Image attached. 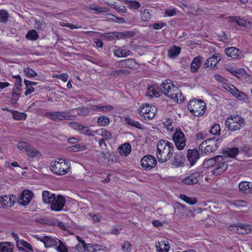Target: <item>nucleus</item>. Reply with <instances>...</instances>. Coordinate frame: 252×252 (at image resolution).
<instances>
[{"label": "nucleus", "mask_w": 252, "mask_h": 252, "mask_svg": "<svg viewBox=\"0 0 252 252\" xmlns=\"http://www.w3.org/2000/svg\"><path fill=\"white\" fill-rule=\"evenodd\" d=\"M174 152L173 144L167 140H162L157 145V158L159 162H164L168 160Z\"/></svg>", "instance_id": "nucleus-1"}, {"label": "nucleus", "mask_w": 252, "mask_h": 252, "mask_svg": "<svg viewBox=\"0 0 252 252\" xmlns=\"http://www.w3.org/2000/svg\"><path fill=\"white\" fill-rule=\"evenodd\" d=\"M225 124L229 130L234 131L243 127L246 125V121L241 116L236 115L227 118Z\"/></svg>", "instance_id": "nucleus-2"}, {"label": "nucleus", "mask_w": 252, "mask_h": 252, "mask_svg": "<svg viewBox=\"0 0 252 252\" xmlns=\"http://www.w3.org/2000/svg\"><path fill=\"white\" fill-rule=\"evenodd\" d=\"M188 108L194 116L199 117L204 114L206 106L203 100L196 99L190 101L188 103Z\"/></svg>", "instance_id": "nucleus-3"}, {"label": "nucleus", "mask_w": 252, "mask_h": 252, "mask_svg": "<svg viewBox=\"0 0 252 252\" xmlns=\"http://www.w3.org/2000/svg\"><path fill=\"white\" fill-rule=\"evenodd\" d=\"M68 162L60 158L58 161L52 162L51 164V170L54 174L59 175H65L68 171L69 164Z\"/></svg>", "instance_id": "nucleus-4"}, {"label": "nucleus", "mask_w": 252, "mask_h": 252, "mask_svg": "<svg viewBox=\"0 0 252 252\" xmlns=\"http://www.w3.org/2000/svg\"><path fill=\"white\" fill-rule=\"evenodd\" d=\"M157 113V108L154 105H142L139 108V113L145 120L153 119Z\"/></svg>", "instance_id": "nucleus-5"}, {"label": "nucleus", "mask_w": 252, "mask_h": 252, "mask_svg": "<svg viewBox=\"0 0 252 252\" xmlns=\"http://www.w3.org/2000/svg\"><path fill=\"white\" fill-rule=\"evenodd\" d=\"M172 139L178 150H182L186 145L187 139L184 133L180 129H176L172 134Z\"/></svg>", "instance_id": "nucleus-6"}, {"label": "nucleus", "mask_w": 252, "mask_h": 252, "mask_svg": "<svg viewBox=\"0 0 252 252\" xmlns=\"http://www.w3.org/2000/svg\"><path fill=\"white\" fill-rule=\"evenodd\" d=\"M134 35V32L130 31L124 32H110L104 34V37L108 41H112L117 39H124L125 37H131Z\"/></svg>", "instance_id": "nucleus-7"}, {"label": "nucleus", "mask_w": 252, "mask_h": 252, "mask_svg": "<svg viewBox=\"0 0 252 252\" xmlns=\"http://www.w3.org/2000/svg\"><path fill=\"white\" fill-rule=\"evenodd\" d=\"M230 230L241 234H247L252 232V227L245 223H238L229 226Z\"/></svg>", "instance_id": "nucleus-8"}, {"label": "nucleus", "mask_w": 252, "mask_h": 252, "mask_svg": "<svg viewBox=\"0 0 252 252\" xmlns=\"http://www.w3.org/2000/svg\"><path fill=\"white\" fill-rule=\"evenodd\" d=\"M34 237L37 240L43 242L45 247L50 248L51 247L57 246L58 244L59 240L56 238H53L48 236H39L38 235H35Z\"/></svg>", "instance_id": "nucleus-9"}, {"label": "nucleus", "mask_w": 252, "mask_h": 252, "mask_svg": "<svg viewBox=\"0 0 252 252\" xmlns=\"http://www.w3.org/2000/svg\"><path fill=\"white\" fill-rule=\"evenodd\" d=\"M142 167L147 170H151L157 163L156 158L151 155H146L141 160Z\"/></svg>", "instance_id": "nucleus-10"}, {"label": "nucleus", "mask_w": 252, "mask_h": 252, "mask_svg": "<svg viewBox=\"0 0 252 252\" xmlns=\"http://www.w3.org/2000/svg\"><path fill=\"white\" fill-rule=\"evenodd\" d=\"M66 200L65 198L62 195H58L55 197V200L52 203L50 206L51 210L53 211L60 212L63 210L65 206Z\"/></svg>", "instance_id": "nucleus-11"}, {"label": "nucleus", "mask_w": 252, "mask_h": 252, "mask_svg": "<svg viewBox=\"0 0 252 252\" xmlns=\"http://www.w3.org/2000/svg\"><path fill=\"white\" fill-rule=\"evenodd\" d=\"M186 157L183 152L175 153L173 158L171 160V164L176 168L182 167L185 166Z\"/></svg>", "instance_id": "nucleus-12"}, {"label": "nucleus", "mask_w": 252, "mask_h": 252, "mask_svg": "<svg viewBox=\"0 0 252 252\" xmlns=\"http://www.w3.org/2000/svg\"><path fill=\"white\" fill-rule=\"evenodd\" d=\"M223 159L221 161L217 162L215 165L216 168L212 171L213 174L215 176H218L222 174L227 168V157L222 156Z\"/></svg>", "instance_id": "nucleus-13"}, {"label": "nucleus", "mask_w": 252, "mask_h": 252, "mask_svg": "<svg viewBox=\"0 0 252 252\" xmlns=\"http://www.w3.org/2000/svg\"><path fill=\"white\" fill-rule=\"evenodd\" d=\"M45 116L54 121L70 119V116L66 112H47L45 113Z\"/></svg>", "instance_id": "nucleus-14"}, {"label": "nucleus", "mask_w": 252, "mask_h": 252, "mask_svg": "<svg viewBox=\"0 0 252 252\" xmlns=\"http://www.w3.org/2000/svg\"><path fill=\"white\" fill-rule=\"evenodd\" d=\"M187 157L190 164L192 166L200 158L198 150L196 149H189L187 151Z\"/></svg>", "instance_id": "nucleus-15"}, {"label": "nucleus", "mask_w": 252, "mask_h": 252, "mask_svg": "<svg viewBox=\"0 0 252 252\" xmlns=\"http://www.w3.org/2000/svg\"><path fill=\"white\" fill-rule=\"evenodd\" d=\"M33 193L28 189H25L23 191L21 197L19 200V203L23 206L28 204L33 197Z\"/></svg>", "instance_id": "nucleus-16"}, {"label": "nucleus", "mask_w": 252, "mask_h": 252, "mask_svg": "<svg viewBox=\"0 0 252 252\" xmlns=\"http://www.w3.org/2000/svg\"><path fill=\"white\" fill-rule=\"evenodd\" d=\"M201 174L199 172H195L184 178L182 181L188 185H193L198 183Z\"/></svg>", "instance_id": "nucleus-17"}, {"label": "nucleus", "mask_w": 252, "mask_h": 252, "mask_svg": "<svg viewBox=\"0 0 252 252\" xmlns=\"http://www.w3.org/2000/svg\"><path fill=\"white\" fill-rule=\"evenodd\" d=\"M226 55L233 59L238 60L243 56V53L234 47L227 48L225 49Z\"/></svg>", "instance_id": "nucleus-18"}, {"label": "nucleus", "mask_w": 252, "mask_h": 252, "mask_svg": "<svg viewBox=\"0 0 252 252\" xmlns=\"http://www.w3.org/2000/svg\"><path fill=\"white\" fill-rule=\"evenodd\" d=\"M165 95L177 103L182 102L181 93L176 86H173L172 90L169 92L167 91Z\"/></svg>", "instance_id": "nucleus-19"}, {"label": "nucleus", "mask_w": 252, "mask_h": 252, "mask_svg": "<svg viewBox=\"0 0 252 252\" xmlns=\"http://www.w3.org/2000/svg\"><path fill=\"white\" fill-rule=\"evenodd\" d=\"M11 196L13 197L12 195H2L0 196V208H5L7 207H12L14 205L15 201L14 200L12 201Z\"/></svg>", "instance_id": "nucleus-20"}, {"label": "nucleus", "mask_w": 252, "mask_h": 252, "mask_svg": "<svg viewBox=\"0 0 252 252\" xmlns=\"http://www.w3.org/2000/svg\"><path fill=\"white\" fill-rule=\"evenodd\" d=\"M42 200L45 204H51L55 200L56 195L55 194L51 193L48 190H44L42 192Z\"/></svg>", "instance_id": "nucleus-21"}, {"label": "nucleus", "mask_w": 252, "mask_h": 252, "mask_svg": "<svg viewBox=\"0 0 252 252\" xmlns=\"http://www.w3.org/2000/svg\"><path fill=\"white\" fill-rule=\"evenodd\" d=\"M223 159L222 156H217L214 158H210L205 160L204 162L203 165L204 168H208L213 166H215L217 162L221 161Z\"/></svg>", "instance_id": "nucleus-22"}, {"label": "nucleus", "mask_w": 252, "mask_h": 252, "mask_svg": "<svg viewBox=\"0 0 252 252\" xmlns=\"http://www.w3.org/2000/svg\"><path fill=\"white\" fill-rule=\"evenodd\" d=\"M17 246L18 249L22 251L28 252L27 250H25V249H26L31 252H33L32 246L27 241H24L23 240L17 242Z\"/></svg>", "instance_id": "nucleus-23"}, {"label": "nucleus", "mask_w": 252, "mask_h": 252, "mask_svg": "<svg viewBox=\"0 0 252 252\" xmlns=\"http://www.w3.org/2000/svg\"><path fill=\"white\" fill-rule=\"evenodd\" d=\"M202 63V58L200 56L194 58L190 64V69L192 72H198V69Z\"/></svg>", "instance_id": "nucleus-24"}, {"label": "nucleus", "mask_w": 252, "mask_h": 252, "mask_svg": "<svg viewBox=\"0 0 252 252\" xmlns=\"http://www.w3.org/2000/svg\"><path fill=\"white\" fill-rule=\"evenodd\" d=\"M113 109L114 107L110 105H106L105 106L94 105L90 107V110L97 112H106L111 111Z\"/></svg>", "instance_id": "nucleus-25"}, {"label": "nucleus", "mask_w": 252, "mask_h": 252, "mask_svg": "<svg viewBox=\"0 0 252 252\" xmlns=\"http://www.w3.org/2000/svg\"><path fill=\"white\" fill-rule=\"evenodd\" d=\"M239 189L245 194L248 195L252 193L251 187H250L249 183L248 182L244 181L240 183Z\"/></svg>", "instance_id": "nucleus-26"}, {"label": "nucleus", "mask_w": 252, "mask_h": 252, "mask_svg": "<svg viewBox=\"0 0 252 252\" xmlns=\"http://www.w3.org/2000/svg\"><path fill=\"white\" fill-rule=\"evenodd\" d=\"M173 86H175L173 84V82L171 80H166L163 82L161 85V91L165 94L167 91L169 92L172 90Z\"/></svg>", "instance_id": "nucleus-27"}, {"label": "nucleus", "mask_w": 252, "mask_h": 252, "mask_svg": "<svg viewBox=\"0 0 252 252\" xmlns=\"http://www.w3.org/2000/svg\"><path fill=\"white\" fill-rule=\"evenodd\" d=\"M14 245L10 242L0 243V252H13Z\"/></svg>", "instance_id": "nucleus-28"}, {"label": "nucleus", "mask_w": 252, "mask_h": 252, "mask_svg": "<svg viewBox=\"0 0 252 252\" xmlns=\"http://www.w3.org/2000/svg\"><path fill=\"white\" fill-rule=\"evenodd\" d=\"M229 19H231L233 22L235 23L240 26L247 27L250 24L249 22H247L246 20L241 19L239 17L230 16Z\"/></svg>", "instance_id": "nucleus-29"}, {"label": "nucleus", "mask_w": 252, "mask_h": 252, "mask_svg": "<svg viewBox=\"0 0 252 252\" xmlns=\"http://www.w3.org/2000/svg\"><path fill=\"white\" fill-rule=\"evenodd\" d=\"M208 60H210V61H209L210 68L214 69L216 67L217 63L221 60L220 55L218 53H216L209 58Z\"/></svg>", "instance_id": "nucleus-30"}, {"label": "nucleus", "mask_w": 252, "mask_h": 252, "mask_svg": "<svg viewBox=\"0 0 252 252\" xmlns=\"http://www.w3.org/2000/svg\"><path fill=\"white\" fill-rule=\"evenodd\" d=\"M125 120L126 123L131 126L138 128L139 129H143V127L139 122L135 121L128 116L125 118Z\"/></svg>", "instance_id": "nucleus-31"}, {"label": "nucleus", "mask_w": 252, "mask_h": 252, "mask_svg": "<svg viewBox=\"0 0 252 252\" xmlns=\"http://www.w3.org/2000/svg\"><path fill=\"white\" fill-rule=\"evenodd\" d=\"M239 153V149L237 147L229 148L223 152L224 156H226L227 158L229 157L231 158H234Z\"/></svg>", "instance_id": "nucleus-32"}, {"label": "nucleus", "mask_w": 252, "mask_h": 252, "mask_svg": "<svg viewBox=\"0 0 252 252\" xmlns=\"http://www.w3.org/2000/svg\"><path fill=\"white\" fill-rule=\"evenodd\" d=\"M131 53L129 50L123 49L119 48L116 49H114V54L115 56L118 57H126L130 55Z\"/></svg>", "instance_id": "nucleus-33"}, {"label": "nucleus", "mask_w": 252, "mask_h": 252, "mask_svg": "<svg viewBox=\"0 0 252 252\" xmlns=\"http://www.w3.org/2000/svg\"><path fill=\"white\" fill-rule=\"evenodd\" d=\"M96 133L99 135H100L102 137L101 139H103L104 140H109L112 137L110 132L107 130L105 128L98 129L96 131Z\"/></svg>", "instance_id": "nucleus-34"}, {"label": "nucleus", "mask_w": 252, "mask_h": 252, "mask_svg": "<svg viewBox=\"0 0 252 252\" xmlns=\"http://www.w3.org/2000/svg\"><path fill=\"white\" fill-rule=\"evenodd\" d=\"M181 50L180 47L174 45L168 51V55L170 58H175L180 53Z\"/></svg>", "instance_id": "nucleus-35"}, {"label": "nucleus", "mask_w": 252, "mask_h": 252, "mask_svg": "<svg viewBox=\"0 0 252 252\" xmlns=\"http://www.w3.org/2000/svg\"><path fill=\"white\" fill-rule=\"evenodd\" d=\"M180 198L187 203L190 205H194L196 204L198 200L195 197H189L185 194H180Z\"/></svg>", "instance_id": "nucleus-36"}, {"label": "nucleus", "mask_w": 252, "mask_h": 252, "mask_svg": "<svg viewBox=\"0 0 252 252\" xmlns=\"http://www.w3.org/2000/svg\"><path fill=\"white\" fill-rule=\"evenodd\" d=\"M175 212L177 213L178 214L182 215L185 213L187 211V208L186 206L179 202H176L175 204Z\"/></svg>", "instance_id": "nucleus-37"}, {"label": "nucleus", "mask_w": 252, "mask_h": 252, "mask_svg": "<svg viewBox=\"0 0 252 252\" xmlns=\"http://www.w3.org/2000/svg\"><path fill=\"white\" fill-rule=\"evenodd\" d=\"M215 137H213L210 138V139H213L211 140V142L212 143V145H207V147L205 149V151H204V152L205 154H208L211 153V152H214L216 151V144L215 143Z\"/></svg>", "instance_id": "nucleus-38"}, {"label": "nucleus", "mask_w": 252, "mask_h": 252, "mask_svg": "<svg viewBox=\"0 0 252 252\" xmlns=\"http://www.w3.org/2000/svg\"><path fill=\"white\" fill-rule=\"evenodd\" d=\"M125 3L129 7L130 9H137L140 7V3L135 0H126Z\"/></svg>", "instance_id": "nucleus-39"}, {"label": "nucleus", "mask_w": 252, "mask_h": 252, "mask_svg": "<svg viewBox=\"0 0 252 252\" xmlns=\"http://www.w3.org/2000/svg\"><path fill=\"white\" fill-rule=\"evenodd\" d=\"M110 120L109 118L106 116H99L97 119V124L99 126H108Z\"/></svg>", "instance_id": "nucleus-40"}, {"label": "nucleus", "mask_w": 252, "mask_h": 252, "mask_svg": "<svg viewBox=\"0 0 252 252\" xmlns=\"http://www.w3.org/2000/svg\"><path fill=\"white\" fill-rule=\"evenodd\" d=\"M131 145L128 143H126L122 145L121 148V153H123L125 156H127L131 152Z\"/></svg>", "instance_id": "nucleus-41"}, {"label": "nucleus", "mask_w": 252, "mask_h": 252, "mask_svg": "<svg viewBox=\"0 0 252 252\" xmlns=\"http://www.w3.org/2000/svg\"><path fill=\"white\" fill-rule=\"evenodd\" d=\"M13 118L16 120H25L27 117L26 114L24 113L19 112L17 111H11Z\"/></svg>", "instance_id": "nucleus-42"}, {"label": "nucleus", "mask_w": 252, "mask_h": 252, "mask_svg": "<svg viewBox=\"0 0 252 252\" xmlns=\"http://www.w3.org/2000/svg\"><path fill=\"white\" fill-rule=\"evenodd\" d=\"M39 37L38 33L34 30H32L28 32L26 37L31 40H35Z\"/></svg>", "instance_id": "nucleus-43"}, {"label": "nucleus", "mask_w": 252, "mask_h": 252, "mask_svg": "<svg viewBox=\"0 0 252 252\" xmlns=\"http://www.w3.org/2000/svg\"><path fill=\"white\" fill-rule=\"evenodd\" d=\"M9 14L6 10H0V22L5 23L8 21Z\"/></svg>", "instance_id": "nucleus-44"}, {"label": "nucleus", "mask_w": 252, "mask_h": 252, "mask_svg": "<svg viewBox=\"0 0 252 252\" xmlns=\"http://www.w3.org/2000/svg\"><path fill=\"white\" fill-rule=\"evenodd\" d=\"M24 83L26 86V91L25 93V95H28L29 94L33 93L34 91V88L30 84V81L24 79Z\"/></svg>", "instance_id": "nucleus-45"}, {"label": "nucleus", "mask_w": 252, "mask_h": 252, "mask_svg": "<svg viewBox=\"0 0 252 252\" xmlns=\"http://www.w3.org/2000/svg\"><path fill=\"white\" fill-rule=\"evenodd\" d=\"M130 72L126 69H119L115 71H112L110 72V75L111 76H117L121 74L128 75L130 74Z\"/></svg>", "instance_id": "nucleus-46"}, {"label": "nucleus", "mask_w": 252, "mask_h": 252, "mask_svg": "<svg viewBox=\"0 0 252 252\" xmlns=\"http://www.w3.org/2000/svg\"><path fill=\"white\" fill-rule=\"evenodd\" d=\"M70 148V150L77 152L84 151L87 149V147L86 145L83 144H77L71 146Z\"/></svg>", "instance_id": "nucleus-47"}, {"label": "nucleus", "mask_w": 252, "mask_h": 252, "mask_svg": "<svg viewBox=\"0 0 252 252\" xmlns=\"http://www.w3.org/2000/svg\"><path fill=\"white\" fill-rule=\"evenodd\" d=\"M21 91L19 88H13L11 97L12 102L14 101L15 103L18 100Z\"/></svg>", "instance_id": "nucleus-48"}, {"label": "nucleus", "mask_w": 252, "mask_h": 252, "mask_svg": "<svg viewBox=\"0 0 252 252\" xmlns=\"http://www.w3.org/2000/svg\"><path fill=\"white\" fill-rule=\"evenodd\" d=\"M27 152V156L32 158H35L36 156L40 155V153L38 150H34L33 148H31V146L30 147Z\"/></svg>", "instance_id": "nucleus-49"}, {"label": "nucleus", "mask_w": 252, "mask_h": 252, "mask_svg": "<svg viewBox=\"0 0 252 252\" xmlns=\"http://www.w3.org/2000/svg\"><path fill=\"white\" fill-rule=\"evenodd\" d=\"M24 71L25 74L29 77L33 78L37 75V72L28 67L24 68Z\"/></svg>", "instance_id": "nucleus-50"}, {"label": "nucleus", "mask_w": 252, "mask_h": 252, "mask_svg": "<svg viewBox=\"0 0 252 252\" xmlns=\"http://www.w3.org/2000/svg\"><path fill=\"white\" fill-rule=\"evenodd\" d=\"M108 16H109V17H108L107 18L109 20H111V21H113V22H114L116 23H125L126 22V20H125V18H124L117 17L116 16H114L113 14H109Z\"/></svg>", "instance_id": "nucleus-51"}, {"label": "nucleus", "mask_w": 252, "mask_h": 252, "mask_svg": "<svg viewBox=\"0 0 252 252\" xmlns=\"http://www.w3.org/2000/svg\"><path fill=\"white\" fill-rule=\"evenodd\" d=\"M126 67L129 68H135L138 66L135 61L132 59H126Z\"/></svg>", "instance_id": "nucleus-52"}, {"label": "nucleus", "mask_w": 252, "mask_h": 252, "mask_svg": "<svg viewBox=\"0 0 252 252\" xmlns=\"http://www.w3.org/2000/svg\"><path fill=\"white\" fill-rule=\"evenodd\" d=\"M17 148L21 151L25 150V151H27L30 148V145L24 141L19 142L17 144Z\"/></svg>", "instance_id": "nucleus-53"}, {"label": "nucleus", "mask_w": 252, "mask_h": 252, "mask_svg": "<svg viewBox=\"0 0 252 252\" xmlns=\"http://www.w3.org/2000/svg\"><path fill=\"white\" fill-rule=\"evenodd\" d=\"M220 131V126L218 124H215L209 130V132L213 135H219Z\"/></svg>", "instance_id": "nucleus-54"}, {"label": "nucleus", "mask_w": 252, "mask_h": 252, "mask_svg": "<svg viewBox=\"0 0 252 252\" xmlns=\"http://www.w3.org/2000/svg\"><path fill=\"white\" fill-rule=\"evenodd\" d=\"M58 242L59 246L57 248V250L59 252H68L67 248L61 240H59Z\"/></svg>", "instance_id": "nucleus-55"}, {"label": "nucleus", "mask_w": 252, "mask_h": 252, "mask_svg": "<svg viewBox=\"0 0 252 252\" xmlns=\"http://www.w3.org/2000/svg\"><path fill=\"white\" fill-rule=\"evenodd\" d=\"M131 249L132 246L127 241H125L122 246V249L124 252H129L131 250Z\"/></svg>", "instance_id": "nucleus-56"}, {"label": "nucleus", "mask_w": 252, "mask_h": 252, "mask_svg": "<svg viewBox=\"0 0 252 252\" xmlns=\"http://www.w3.org/2000/svg\"><path fill=\"white\" fill-rule=\"evenodd\" d=\"M141 18L144 21H149L151 19V15L148 10L145 9L141 14Z\"/></svg>", "instance_id": "nucleus-57"}, {"label": "nucleus", "mask_w": 252, "mask_h": 252, "mask_svg": "<svg viewBox=\"0 0 252 252\" xmlns=\"http://www.w3.org/2000/svg\"><path fill=\"white\" fill-rule=\"evenodd\" d=\"M80 129L79 131L81 133L83 134H86L88 135H91L92 134L90 132V129L88 127L84 126L83 125H80Z\"/></svg>", "instance_id": "nucleus-58"}, {"label": "nucleus", "mask_w": 252, "mask_h": 252, "mask_svg": "<svg viewBox=\"0 0 252 252\" xmlns=\"http://www.w3.org/2000/svg\"><path fill=\"white\" fill-rule=\"evenodd\" d=\"M226 90L230 92L233 95H236V93L238 92V90L232 84L226 85L225 87Z\"/></svg>", "instance_id": "nucleus-59"}, {"label": "nucleus", "mask_w": 252, "mask_h": 252, "mask_svg": "<svg viewBox=\"0 0 252 252\" xmlns=\"http://www.w3.org/2000/svg\"><path fill=\"white\" fill-rule=\"evenodd\" d=\"M213 139H208L207 140H205L203 141L199 145V149L201 150L202 151H205V149H206L207 147V144L208 143H211V140Z\"/></svg>", "instance_id": "nucleus-60"}, {"label": "nucleus", "mask_w": 252, "mask_h": 252, "mask_svg": "<svg viewBox=\"0 0 252 252\" xmlns=\"http://www.w3.org/2000/svg\"><path fill=\"white\" fill-rule=\"evenodd\" d=\"M234 96L240 100H245L247 98V95L244 93L238 90V92L236 93V95H234Z\"/></svg>", "instance_id": "nucleus-61"}, {"label": "nucleus", "mask_w": 252, "mask_h": 252, "mask_svg": "<svg viewBox=\"0 0 252 252\" xmlns=\"http://www.w3.org/2000/svg\"><path fill=\"white\" fill-rule=\"evenodd\" d=\"M246 203V201L242 200H235L233 202V205L237 207H245L246 205H245Z\"/></svg>", "instance_id": "nucleus-62"}, {"label": "nucleus", "mask_w": 252, "mask_h": 252, "mask_svg": "<svg viewBox=\"0 0 252 252\" xmlns=\"http://www.w3.org/2000/svg\"><path fill=\"white\" fill-rule=\"evenodd\" d=\"M84 252H95L94 245L92 244H88L83 248Z\"/></svg>", "instance_id": "nucleus-63"}, {"label": "nucleus", "mask_w": 252, "mask_h": 252, "mask_svg": "<svg viewBox=\"0 0 252 252\" xmlns=\"http://www.w3.org/2000/svg\"><path fill=\"white\" fill-rule=\"evenodd\" d=\"M155 89L154 88V86H150L147 88V92H146V94L147 96H149L150 97H152L153 96V94H155Z\"/></svg>", "instance_id": "nucleus-64"}]
</instances>
